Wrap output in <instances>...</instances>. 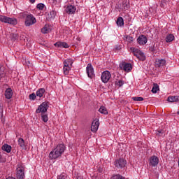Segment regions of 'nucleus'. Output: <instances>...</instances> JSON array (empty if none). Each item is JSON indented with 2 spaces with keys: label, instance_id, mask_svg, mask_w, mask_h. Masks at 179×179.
<instances>
[{
  "label": "nucleus",
  "instance_id": "7c9ffc66",
  "mask_svg": "<svg viewBox=\"0 0 179 179\" xmlns=\"http://www.w3.org/2000/svg\"><path fill=\"white\" fill-rule=\"evenodd\" d=\"M112 179H125V178L120 174H117V175H114L112 177Z\"/></svg>",
  "mask_w": 179,
  "mask_h": 179
},
{
  "label": "nucleus",
  "instance_id": "ddd939ff",
  "mask_svg": "<svg viewBox=\"0 0 179 179\" xmlns=\"http://www.w3.org/2000/svg\"><path fill=\"white\" fill-rule=\"evenodd\" d=\"M65 12L69 15H73V13L76 12V7H75V6L70 5L66 7Z\"/></svg>",
  "mask_w": 179,
  "mask_h": 179
},
{
  "label": "nucleus",
  "instance_id": "9b49d317",
  "mask_svg": "<svg viewBox=\"0 0 179 179\" xmlns=\"http://www.w3.org/2000/svg\"><path fill=\"white\" fill-rule=\"evenodd\" d=\"M137 43L140 45H145V44H146V43H148V38L145 35H141L137 38Z\"/></svg>",
  "mask_w": 179,
  "mask_h": 179
},
{
  "label": "nucleus",
  "instance_id": "2f4dec72",
  "mask_svg": "<svg viewBox=\"0 0 179 179\" xmlns=\"http://www.w3.org/2000/svg\"><path fill=\"white\" fill-rule=\"evenodd\" d=\"M116 86H119V87H121L124 85V81L122 80H119L118 81H115Z\"/></svg>",
  "mask_w": 179,
  "mask_h": 179
},
{
  "label": "nucleus",
  "instance_id": "f257e3e1",
  "mask_svg": "<svg viewBox=\"0 0 179 179\" xmlns=\"http://www.w3.org/2000/svg\"><path fill=\"white\" fill-rule=\"evenodd\" d=\"M20 15L25 19L24 24L27 27L30 26H33V24H36L37 22V20L34 17L33 14H27L26 13H21Z\"/></svg>",
  "mask_w": 179,
  "mask_h": 179
},
{
  "label": "nucleus",
  "instance_id": "f704fd0d",
  "mask_svg": "<svg viewBox=\"0 0 179 179\" xmlns=\"http://www.w3.org/2000/svg\"><path fill=\"white\" fill-rule=\"evenodd\" d=\"M126 40H127V41L128 42V43H133V41H134V37H132V36H127V37H126Z\"/></svg>",
  "mask_w": 179,
  "mask_h": 179
},
{
  "label": "nucleus",
  "instance_id": "423d86ee",
  "mask_svg": "<svg viewBox=\"0 0 179 179\" xmlns=\"http://www.w3.org/2000/svg\"><path fill=\"white\" fill-rule=\"evenodd\" d=\"M48 102H43L36 109V114H40V113H42V114H44L47 113V110H48Z\"/></svg>",
  "mask_w": 179,
  "mask_h": 179
},
{
  "label": "nucleus",
  "instance_id": "2eb2a0df",
  "mask_svg": "<svg viewBox=\"0 0 179 179\" xmlns=\"http://www.w3.org/2000/svg\"><path fill=\"white\" fill-rule=\"evenodd\" d=\"M166 65V60L161 59H156L155 61V66L157 68H160L162 66H164Z\"/></svg>",
  "mask_w": 179,
  "mask_h": 179
},
{
  "label": "nucleus",
  "instance_id": "4c0bfd02",
  "mask_svg": "<svg viewBox=\"0 0 179 179\" xmlns=\"http://www.w3.org/2000/svg\"><path fill=\"white\" fill-rule=\"evenodd\" d=\"M11 36H12V40H13L14 41L15 40H17V38H19V36L17 35V34H12Z\"/></svg>",
  "mask_w": 179,
  "mask_h": 179
},
{
  "label": "nucleus",
  "instance_id": "f3484780",
  "mask_svg": "<svg viewBox=\"0 0 179 179\" xmlns=\"http://www.w3.org/2000/svg\"><path fill=\"white\" fill-rule=\"evenodd\" d=\"M169 103H177L179 101V96H170L167 99Z\"/></svg>",
  "mask_w": 179,
  "mask_h": 179
},
{
  "label": "nucleus",
  "instance_id": "a19ab883",
  "mask_svg": "<svg viewBox=\"0 0 179 179\" xmlns=\"http://www.w3.org/2000/svg\"><path fill=\"white\" fill-rule=\"evenodd\" d=\"M50 15H51L52 17H55V16L57 15V12L55 10H52L50 12Z\"/></svg>",
  "mask_w": 179,
  "mask_h": 179
},
{
  "label": "nucleus",
  "instance_id": "0eeeda50",
  "mask_svg": "<svg viewBox=\"0 0 179 179\" xmlns=\"http://www.w3.org/2000/svg\"><path fill=\"white\" fill-rule=\"evenodd\" d=\"M17 178L23 179L24 178V166L22 164L17 165Z\"/></svg>",
  "mask_w": 179,
  "mask_h": 179
},
{
  "label": "nucleus",
  "instance_id": "6ab92c4d",
  "mask_svg": "<svg viewBox=\"0 0 179 179\" xmlns=\"http://www.w3.org/2000/svg\"><path fill=\"white\" fill-rule=\"evenodd\" d=\"M150 164H151V166H157V164H159V158L153 157L150 159Z\"/></svg>",
  "mask_w": 179,
  "mask_h": 179
},
{
  "label": "nucleus",
  "instance_id": "c85d7f7f",
  "mask_svg": "<svg viewBox=\"0 0 179 179\" xmlns=\"http://www.w3.org/2000/svg\"><path fill=\"white\" fill-rule=\"evenodd\" d=\"M99 113H101V114H108L107 109L104 106H101L100 108L99 109Z\"/></svg>",
  "mask_w": 179,
  "mask_h": 179
},
{
  "label": "nucleus",
  "instance_id": "a18cd8bd",
  "mask_svg": "<svg viewBox=\"0 0 179 179\" xmlns=\"http://www.w3.org/2000/svg\"><path fill=\"white\" fill-rule=\"evenodd\" d=\"M161 6L163 8V6H163V4H162V3H161Z\"/></svg>",
  "mask_w": 179,
  "mask_h": 179
},
{
  "label": "nucleus",
  "instance_id": "1a4fd4ad",
  "mask_svg": "<svg viewBox=\"0 0 179 179\" xmlns=\"http://www.w3.org/2000/svg\"><path fill=\"white\" fill-rule=\"evenodd\" d=\"M86 71L88 78H90V79H93V78H94V69H93V66H92V64H87Z\"/></svg>",
  "mask_w": 179,
  "mask_h": 179
},
{
  "label": "nucleus",
  "instance_id": "bb28decb",
  "mask_svg": "<svg viewBox=\"0 0 179 179\" xmlns=\"http://www.w3.org/2000/svg\"><path fill=\"white\" fill-rule=\"evenodd\" d=\"M9 19V17H6L5 15H0V22L2 23H8V20Z\"/></svg>",
  "mask_w": 179,
  "mask_h": 179
},
{
  "label": "nucleus",
  "instance_id": "58836bf2",
  "mask_svg": "<svg viewBox=\"0 0 179 179\" xmlns=\"http://www.w3.org/2000/svg\"><path fill=\"white\" fill-rule=\"evenodd\" d=\"M156 134L158 136H162L164 134V130H157Z\"/></svg>",
  "mask_w": 179,
  "mask_h": 179
},
{
  "label": "nucleus",
  "instance_id": "393cba45",
  "mask_svg": "<svg viewBox=\"0 0 179 179\" xmlns=\"http://www.w3.org/2000/svg\"><path fill=\"white\" fill-rule=\"evenodd\" d=\"M116 23L117 26H120V27H122V26H124V18H122V17H119L117 19Z\"/></svg>",
  "mask_w": 179,
  "mask_h": 179
},
{
  "label": "nucleus",
  "instance_id": "a211bd4d",
  "mask_svg": "<svg viewBox=\"0 0 179 179\" xmlns=\"http://www.w3.org/2000/svg\"><path fill=\"white\" fill-rule=\"evenodd\" d=\"M51 31V27L48 24H45L42 29H41V33L43 34H48V33H50Z\"/></svg>",
  "mask_w": 179,
  "mask_h": 179
},
{
  "label": "nucleus",
  "instance_id": "72a5a7b5",
  "mask_svg": "<svg viewBox=\"0 0 179 179\" xmlns=\"http://www.w3.org/2000/svg\"><path fill=\"white\" fill-rule=\"evenodd\" d=\"M41 117L43 122H47L48 121V115L42 114Z\"/></svg>",
  "mask_w": 179,
  "mask_h": 179
},
{
  "label": "nucleus",
  "instance_id": "f03ea898",
  "mask_svg": "<svg viewBox=\"0 0 179 179\" xmlns=\"http://www.w3.org/2000/svg\"><path fill=\"white\" fill-rule=\"evenodd\" d=\"M66 148L64 144H59L49 154V157H59L62 153L65 152Z\"/></svg>",
  "mask_w": 179,
  "mask_h": 179
},
{
  "label": "nucleus",
  "instance_id": "20e7f679",
  "mask_svg": "<svg viewBox=\"0 0 179 179\" xmlns=\"http://www.w3.org/2000/svg\"><path fill=\"white\" fill-rule=\"evenodd\" d=\"M131 50L132 51L134 55L138 58L140 61H145L146 59V57L145 56V54L143 53L141 50L138 48H131Z\"/></svg>",
  "mask_w": 179,
  "mask_h": 179
},
{
  "label": "nucleus",
  "instance_id": "9d476101",
  "mask_svg": "<svg viewBox=\"0 0 179 179\" xmlns=\"http://www.w3.org/2000/svg\"><path fill=\"white\" fill-rule=\"evenodd\" d=\"M111 78V73L108 71H103L101 74V80L103 83H107Z\"/></svg>",
  "mask_w": 179,
  "mask_h": 179
},
{
  "label": "nucleus",
  "instance_id": "ea45409f",
  "mask_svg": "<svg viewBox=\"0 0 179 179\" xmlns=\"http://www.w3.org/2000/svg\"><path fill=\"white\" fill-rule=\"evenodd\" d=\"M30 100H36V94L32 93L29 95Z\"/></svg>",
  "mask_w": 179,
  "mask_h": 179
},
{
  "label": "nucleus",
  "instance_id": "79ce46f5",
  "mask_svg": "<svg viewBox=\"0 0 179 179\" xmlns=\"http://www.w3.org/2000/svg\"><path fill=\"white\" fill-rule=\"evenodd\" d=\"M2 78H5V73L3 71H0V80Z\"/></svg>",
  "mask_w": 179,
  "mask_h": 179
},
{
  "label": "nucleus",
  "instance_id": "aec40b11",
  "mask_svg": "<svg viewBox=\"0 0 179 179\" xmlns=\"http://www.w3.org/2000/svg\"><path fill=\"white\" fill-rule=\"evenodd\" d=\"M7 23L8 24H12L13 26H15V24H17V20H16V18L8 17V20H7Z\"/></svg>",
  "mask_w": 179,
  "mask_h": 179
},
{
  "label": "nucleus",
  "instance_id": "473e14b6",
  "mask_svg": "<svg viewBox=\"0 0 179 179\" xmlns=\"http://www.w3.org/2000/svg\"><path fill=\"white\" fill-rule=\"evenodd\" d=\"M45 6L43 4V3H38L37 6H36V8L37 9H39V10H43L44 9V7Z\"/></svg>",
  "mask_w": 179,
  "mask_h": 179
},
{
  "label": "nucleus",
  "instance_id": "09e8293b",
  "mask_svg": "<svg viewBox=\"0 0 179 179\" xmlns=\"http://www.w3.org/2000/svg\"><path fill=\"white\" fill-rule=\"evenodd\" d=\"M2 155H0V157H1Z\"/></svg>",
  "mask_w": 179,
  "mask_h": 179
},
{
  "label": "nucleus",
  "instance_id": "4be33fe9",
  "mask_svg": "<svg viewBox=\"0 0 179 179\" xmlns=\"http://www.w3.org/2000/svg\"><path fill=\"white\" fill-rule=\"evenodd\" d=\"M122 8H123L124 10H128V9H129V1L128 0H123Z\"/></svg>",
  "mask_w": 179,
  "mask_h": 179
},
{
  "label": "nucleus",
  "instance_id": "39448f33",
  "mask_svg": "<svg viewBox=\"0 0 179 179\" xmlns=\"http://www.w3.org/2000/svg\"><path fill=\"white\" fill-rule=\"evenodd\" d=\"M119 68L124 72H131L132 71V64L123 62L119 64Z\"/></svg>",
  "mask_w": 179,
  "mask_h": 179
},
{
  "label": "nucleus",
  "instance_id": "c756f323",
  "mask_svg": "<svg viewBox=\"0 0 179 179\" xmlns=\"http://www.w3.org/2000/svg\"><path fill=\"white\" fill-rule=\"evenodd\" d=\"M0 120L1 122H3V108H2V106L0 103Z\"/></svg>",
  "mask_w": 179,
  "mask_h": 179
},
{
  "label": "nucleus",
  "instance_id": "7ed1b4c3",
  "mask_svg": "<svg viewBox=\"0 0 179 179\" xmlns=\"http://www.w3.org/2000/svg\"><path fill=\"white\" fill-rule=\"evenodd\" d=\"M72 64H73V60L71 59L64 60L63 72L65 75H68L69 73V71H71V69L72 68Z\"/></svg>",
  "mask_w": 179,
  "mask_h": 179
},
{
  "label": "nucleus",
  "instance_id": "6e6552de",
  "mask_svg": "<svg viewBox=\"0 0 179 179\" xmlns=\"http://www.w3.org/2000/svg\"><path fill=\"white\" fill-rule=\"evenodd\" d=\"M127 165V160H125L124 158H118L115 161V166L117 169H122L123 167H125Z\"/></svg>",
  "mask_w": 179,
  "mask_h": 179
},
{
  "label": "nucleus",
  "instance_id": "412c9836",
  "mask_svg": "<svg viewBox=\"0 0 179 179\" xmlns=\"http://www.w3.org/2000/svg\"><path fill=\"white\" fill-rule=\"evenodd\" d=\"M2 150H4V152H6L7 153H10V150H12V146L8 145V144H4L1 147Z\"/></svg>",
  "mask_w": 179,
  "mask_h": 179
},
{
  "label": "nucleus",
  "instance_id": "dca6fc26",
  "mask_svg": "<svg viewBox=\"0 0 179 179\" xmlns=\"http://www.w3.org/2000/svg\"><path fill=\"white\" fill-rule=\"evenodd\" d=\"M55 45L59 48H69V45L66 42H57Z\"/></svg>",
  "mask_w": 179,
  "mask_h": 179
},
{
  "label": "nucleus",
  "instance_id": "37998d69",
  "mask_svg": "<svg viewBox=\"0 0 179 179\" xmlns=\"http://www.w3.org/2000/svg\"><path fill=\"white\" fill-rule=\"evenodd\" d=\"M31 3H34L36 2V0H29Z\"/></svg>",
  "mask_w": 179,
  "mask_h": 179
},
{
  "label": "nucleus",
  "instance_id": "f8f14e48",
  "mask_svg": "<svg viewBox=\"0 0 179 179\" xmlns=\"http://www.w3.org/2000/svg\"><path fill=\"white\" fill-rule=\"evenodd\" d=\"M99 125H100V122H99V120H95L92 122L91 125V131L92 132H96L99 129Z\"/></svg>",
  "mask_w": 179,
  "mask_h": 179
},
{
  "label": "nucleus",
  "instance_id": "49530a36",
  "mask_svg": "<svg viewBox=\"0 0 179 179\" xmlns=\"http://www.w3.org/2000/svg\"><path fill=\"white\" fill-rule=\"evenodd\" d=\"M177 114H178V115H179V111H178Z\"/></svg>",
  "mask_w": 179,
  "mask_h": 179
},
{
  "label": "nucleus",
  "instance_id": "b1692460",
  "mask_svg": "<svg viewBox=\"0 0 179 179\" xmlns=\"http://www.w3.org/2000/svg\"><path fill=\"white\" fill-rule=\"evenodd\" d=\"M18 145L22 149H24V148H26V143L24 142V140L22 138H18Z\"/></svg>",
  "mask_w": 179,
  "mask_h": 179
},
{
  "label": "nucleus",
  "instance_id": "e433bc0d",
  "mask_svg": "<svg viewBox=\"0 0 179 179\" xmlns=\"http://www.w3.org/2000/svg\"><path fill=\"white\" fill-rule=\"evenodd\" d=\"M132 99L134 101H143V98L138 96V97H133Z\"/></svg>",
  "mask_w": 179,
  "mask_h": 179
},
{
  "label": "nucleus",
  "instance_id": "de8ad7c7",
  "mask_svg": "<svg viewBox=\"0 0 179 179\" xmlns=\"http://www.w3.org/2000/svg\"><path fill=\"white\" fill-rule=\"evenodd\" d=\"M152 157H156V156H152Z\"/></svg>",
  "mask_w": 179,
  "mask_h": 179
},
{
  "label": "nucleus",
  "instance_id": "cd10ccee",
  "mask_svg": "<svg viewBox=\"0 0 179 179\" xmlns=\"http://www.w3.org/2000/svg\"><path fill=\"white\" fill-rule=\"evenodd\" d=\"M159 85L154 83V85H153L152 91H151L152 93H156L157 92H159Z\"/></svg>",
  "mask_w": 179,
  "mask_h": 179
},
{
  "label": "nucleus",
  "instance_id": "c9c22d12",
  "mask_svg": "<svg viewBox=\"0 0 179 179\" xmlns=\"http://www.w3.org/2000/svg\"><path fill=\"white\" fill-rule=\"evenodd\" d=\"M66 173H63L57 176V179H66Z\"/></svg>",
  "mask_w": 179,
  "mask_h": 179
},
{
  "label": "nucleus",
  "instance_id": "a878e982",
  "mask_svg": "<svg viewBox=\"0 0 179 179\" xmlns=\"http://www.w3.org/2000/svg\"><path fill=\"white\" fill-rule=\"evenodd\" d=\"M174 40V36L171 34H169L166 37V43H171V41H173Z\"/></svg>",
  "mask_w": 179,
  "mask_h": 179
},
{
  "label": "nucleus",
  "instance_id": "8fccbe9b",
  "mask_svg": "<svg viewBox=\"0 0 179 179\" xmlns=\"http://www.w3.org/2000/svg\"><path fill=\"white\" fill-rule=\"evenodd\" d=\"M1 159H2V158H0V160H1Z\"/></svg>",
  "mask_w": 179,
  "mask_h": 179
},
{
  "label": "nucleus",
  "instance_id": "4468645a",
  "mask_svg": "<svg viewBox=\"0 0 179 179\" xmlns=\"http://www.w3.org/2000/svg\"><path fill=\"white\" fill-rule=\"evenodd\" d=\"M4 96L6 99H8V100H10V99H12V96H13V92H12V89L11 88L6 89V90L5 91Z\"/></svg>",
  "mask_w": 179,
  "mask_h": 179
},
{
  "label": "nucleus",
  "instance_id": "c03bdc74",
  "mask_svg": "<svg viewBox=\"0 0 179 179\" xmlns=\"http://www.w3.org/2000/svg\"><path fill=\"white\" fill-rule=\"evenodd\" d=\"M99 173H102L103 172V169H99Z\"/></svg>",
  "mask_w": 179,
  "mask_h": 179
},
{
  "label": "nucleus",
  "instance_id": "5701e85b",
  "mask_svg": "<svg viewBox=\"0 0 179 179\" xmlns=\"http://www.w3.org/2000/svg\"><path fill=\"white\" fill-rule=\"evenodd\" d=\"M44 93H45V90L44 88H40L36 92V96H37V97L41 98V97H43Z\"/></svg>",
  "mask_w": 179,
  "mask_h": 179
}]
</instances>
